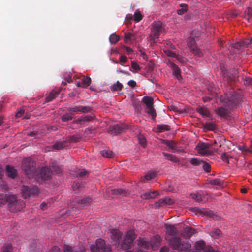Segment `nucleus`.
Returning a JSON list of instances; mask_svg holds the SVG:
<instances>
[{
	"label": "nucleus",
	"mask_w": 252,
	"mask_h": 252,
	"mask_svg": "<svg viewBox=\"0 0 252 252\" xmlns=\"http://www.w3.org/2000/svg\"><path fill=\"white\" fill-rule=\"evenodd\" d=\"M163 155L168 160H170L174 163H177L179 161L177 157L174 155L165 152H163Z\"/></svg>",
	"instance_id": "29"
},
{
	"label": "nucleus",
	"mask_w": 252,
	"mask_h": 252,
	"mask_svg": "<svg viewBox=\"0 0 252 252\" xmlns=\"http://www.w3.org/2000/svg\"><path fill=\"white\" fill-rule=\"evenodd\" d=\"M124 37L126 43H127L128 41H129L130 44H134L136 42V37L134 34L131 33H125Z\"/></svg>",
	"instance_id": "22"
},
{
	"label": "nucleus",
	"mask_w": 252,
	"mask_h": 252,
	"mask_svg": "<svg viewBox=\"0 0 252 252\" xmlns=\"http://www.w3.org/2000/svg\"><path fill=\"white\" fill-rule=\"evenodd\" d=\"M138 244L139 246L145 249H148L150 247L149 243L144 239L138 240Z\"/></svg>",
	"instance_id": "35"
},
{
	"label": "nucleus",
	"mask_w": 252,
	"mask_h": 252,
	"mask_svg": "<svg viewBox=\"0 0 252 252\" xmlns=\"http://www.w3.org/2000/svg\"><path fill=\"white\" fill-rule=\"evenodd\" d=\"M216 127V125L213 123H206L204 125V128L207 130H212Z\"/></svg>",
	"instance_id": "47"
},
{
	"label": "nucleus",
	"mask_w": 252,
	"mask_h": 252,
	"mask_svg": "<svg viewBox=\"0 0 252 252\" xmlns=\"http://www.w3.org/2000/svg\"><path fill=\"white\" fill-rule=\"evenodd\" d=\"M182 8L177 10V13L179 15H182L187 11V5L185 3H182L180 5Z\"/></svg>",
	"instance_id": "45"
},
{
	"label": "nucleus",
	"mask_w": 252,
	"mask_h": 252,
	"mask_svg": "<svg viewBox=\"0 0 252 252\" xmlns=\"http://www.w3.org/2000/svg\"><path fill=\"white\" fill-rule=\"evenodd\" d=\"M135 239V234L134 231L133 230L128 231L121 244V246L126 249H128L130 248Z\"/></svg>",
	"instance_id": "8"
},
{
	"label": "nucleus",
	"mask_w": 252,
	"mask_h": 252,
	"mask_svg": "<svg viewBox=\"0 0 252 252\" xmlns=\"http://www.w3.org/2000/svg\"><path fill=\"white\" fill-rule=\"evenodd\" d=\"M195 247L196 250L200 251H201V250H203V252H221L218 251H215L211 246H206L205 243L203 240L197 241L195 243Z\"/></svg>",
	"instance_id": "10"
},
{
	"label": "nucleus",
	"mask_w": 252,
	"mask_h": 252,
	"mask_svg": "<svg viewBox=\"0 0 252 252\" xmlns=\"http://www.w3.org/2000/svg\"><path fill=\"white\" fill-rule=\"evenodd\" d=\"M249 44L248 42V40L244 41L242 42H237L235 44H233L232 45V47L237 49H241L242 48H244L245 46H248Z\"/></svg>",
	"instance_id": "30"
},
{
	"label": "nucleus",
	"mask_w": 252,
	"mask_h": 252,
	"mask_svg": "<svg viewBox=\"0 0 252 252\" xmlns=\"http://www.w3.org/2000/svg\"><path fill=\"white\" fill-rule=\"evenodd\" d=\"M0 187L2 189L5 191L8 189L7 184L3 181H0Z\"/></svg>",
	"instance_id": "58"
},
{
	"label": "nucleus",
	"mask_w": 252,
	"mask_h": 252,
	"mask_svg": "<svg viewBox=\"0 0 252 252\" xmlns=\"http://www.w3.org/2000/svg\"><path fill=\"white\" fill-rule=\"evenodd\" d=\"M187 44L190 51L196 56L200 57L203 55V52L196 46V41L192 36L187 39Z\"/></svg>",
	"instance_id": "9"
},
{
	"label": "nucleus",
	"mask_w": 252,
	"mask_h": 252,
	"mask_svg": "<svg viewBox=\"0 0 252 252\" xmlns=\"http://www.w3.org/2000/svg\"><path fill=\"white\" fill-rule=\"evenodd\" d=\"M67 146H68V142L66 140L57 141L54 144L52 145L53 149L58 150L62 149Z\"/></svg>",
	"instance_id": "21"
},
{
	"label": "nucleus",
	"mask_w": 252,
	"mask_h": 252,
	"mask_svg": "<svg viewBox=\"0 0 252 252\" xmlns=\"http://www.w3.org/2000/svg\"><path fill=\"white\" fill-rule=\"evenodd\" d=\"M88 174V172L85 169H78L76 174V177H84Z\"/></svg>",
	"instance_id": "51"
},
{
	"label": "nucleus",
	"mask_w": 252,
	"mask_h": 252,
	"mask_svg": "<svg viewBox=\"0 0 252 252\" xmlns=\"http://www.w3.org/2000/svg\"><path fill=\"white\" fill-rule=\"evenodd\" d=\"M123 48L124 49H125L126 50V51L129 54H131L133 52V50L131 48H130V47H127V46H124Z\"/></svg>",
	"instance_id": "63"
},
{
	"label": "nucleus",
	"mask_w": 252,
	"mask_h": 252,
	"mask_svg": "<svg viewBox=\"0 0 252 252\" xmlns=\"http://www.w3.org/2000/svg\"><path fill=\"white\" fill-rule=\"evenodd\" d=\"M202 168L205 172L207 173H209L211 171V165L205 161H203L202 162Z\"/></svg>",
	"instance_id": "50"
},
{
	"label": "nucleus",
	"mask_w": 252,
	"mask_h": 252,
	"mask_svg": "<svg viewBox=\"0 0 252 252\" xmlns=\"http://www.w3.org/2000/svg\"><path fill=\"white\" fill-rule=\"evenodd\" d=\"M96 245L91 246L92 252H111V249L109 245H106L104 240L98 239L96 241Z\"/></svg>",
	"instance_id": "5"
},
{
	"label": "nucleus",
	"mask_w": 252,
	"mask_h": 252,
	"mask_svg": "<svg viewBox=\"0 0 252 252\" xmlns=\"http://www.w3.org/2000/svg\"><path fill=\"white\" fill-rule=\"evenodd\" d=\"M91 82V79L89 77L83 76L80 81L77 83L78 86L87 87L89 86Z\"/></svg>",
	"instance_id": "20"
},
{
	"label": "nucleus",
	"mask_w": 252,
	"mask_h": 252,
	"mask_svg": "<svg viewBox=\"0 0 252 252\" xmlns=\"http://www.w3.org/2000/svg\"><path fill=\"white\" fill-rule=\"evenodd\" d=\"M73 118V116L72 113H66L64 115H63L62 117V120L63 122H67L69 120H72Z\"/></svg>",
	"instance_id": "49"
},
{
	"label": "nucleus",
	"mask_w": 252,
	"mask_h": 252,
	"mask_svg": "<svg viewBox=\"0 0 252 252\" xmlns=\"http://www.w3.org/2000/svg\"><path fill=\"white\" fill-rule=\"evenodd\" d=\"M123 87V85L119 81H117L116 84H114L110 87L111 91L115 92L121 91Z\"/></svg>",
	"instance_id": "31"
},
{
	"label": "nucleus",
	"mask_w": 252,
	"mask_h": 252,
	"mask_svg": "<svg viewBox=\"0 0 252 252\" xmlns=\"http://www.w3.org/2000/svg\"><path fill=\"white\" fill-rule=\"evenodd\" d=\"M210 234L212 237L217 238L221 234V231L219 229H216L211 231Z\"/></svg>",
	"instance_id": "52"
},
{
	"label": "nucleus",
	"mask_w": 252,
	"mask_h": 252,
	"mask_svg": "<svg viewBox=\"0 0 252 252\" xmlns=\"http://www.w3.org/2000/svg\"><path fill=\"white\" fill-rule=\"evenodd\" d=\"M174 203V201L173 199L168 197H165L162 199H160L158 200V201L157 203V206L159 207L164 206L166 204L171 205Z\"/></svg>",
	"instance_id": "23"
},
{
	"label": "nucleus",
	"mask_w": 252,
	"mask_h": 252,
	"mask_svg": "<svg viewBox=\"0 0 252 252\" xmlns=\"http://www.w3.org/2000/svg\"><path fill=\"white\" fill-rule=\"evenodd\" d=\"M12 246L9 243H6L3 247V252H11Z\"/></svg>",
	"instance_id": "55"
},
{
	"label": "nucleus",
	"mask_w": 252,
	"mask_h": 252,
	"mask_svg": "<svg viewBox=\"0 0 252 252\" xmlns=\"http://www.w3.org/2000/svg\"><path fill=\"white\" fill-rule=\"evenodd\" d=\"M215 112L216 114L218 115L221 117H226L229 113V111L227 109L224 108L222 107H218L215 110Z\"/></svg>",
	"instance_id": "24"
},
{
	"label": "nucleus",
	"mask_w": 252,
	"mask_h": 252,
	"mask_svg": "<svg viewBox=\"0 0 252 252\" xmlns=\"http://www.w3.org/2000/svg\"><path fill=\"white\" fill-rule=\"evenodd\" d=\"M69 111L76 113L83 112L87 113L91 111V109L89 106L72 105L67 108Z\"/></svg>",
	"instance_id": "12"
},
{
	"label": "nucleus",
	"mask_w": 252,
	"mask_h": 252,
	"mask_svg": "<svg viewBox=\"0 0 252 252\" xmlns=\"http://www.w3.org/2000/svg\"><path fill=\"white\" fill-rule=\"evenodd\" d=\"M165 53L166 55L169 57H172L174 58H175L176 57V54L174 52L169 50H166L165 51Z\"/></svg>",
	"instance_id": "60"
},
{
	"label": "nucleus",
	"mask_w": 252,
	"mask_h": 252,
	"mask_svg": "<svg viewBox=\"0 0 252 252\" xmlns=\"http://www.w3.org/2000/svg\"><path fill=\"white\" fill-rule=\"evenodd\" d=\"M138 140L139 144L143 147H145L146 146V140L145 138L142 135H138Z\"/></svg>",
	"instance_id": "46"
},
{
	"label": "nucleus",
	"mask_w": 252,
	"mask_h": 252,
	"mask_svg": "<svg viewBox=\"0 0 252 252\" xmlns=\"http://www.w3.org/2000/svg\"><path fill=\"white\" fill-rule=\"evenodd\" d=\"M164 31V27L160 21H154L152 24V29L150 37L155 42L158 39L160 34Z\"/></svg>",
	"instance_id": "4"
},
{
	"label": "nucleus",
	"mask_w": 252,
	"mask_h": 252,
	"mask_svg": "<svg viewBox=\"0 0 252 252\" xmlns=\"http://www.w3.org/2000/svg\"><path fill=\"white\" fill-rule=\"evenodd\" d=\"M80 138L81 137L79 135H73L72 136H68L66 138V140H67L68 143L77 142L80 140Z\"/></svg>",
	"instance_id": "32"
},
{
	"label": "nucleus",
	"mask_w": 252,
	"mask_h": 252,
	"mask_svg": "<svg viewBox=\"0 0 252 252\" xmlns=\"http://www.w3.org/2000/svg\"><path fill=\"white\" fill-rule=\"evenodd\" d=\"M39 189L37 186L31 185L30 186H23L22 189V196L26 199L31 195H37L39 193Z\"/></svg>",
	"instance_id": "6"
},
{
	"label": "nucleus",
	"mask_w": 252,
	"mask_h": 252,
	"mask_svg": "<svg viewBox=\"0 0 252 252\" xmlns=\"http://www.w3.org/2000/svg\"><path fill=\"white\" fill-rule=\"evenodd\" d=\"M169 65L172 68L173 74L176 77V78L178 80H181L182 77L181 74V70L178 67V66L176 65L173 62L170 61H169Z\"/></svg>",
	"instance_id": "15"
},
{
	"label": "nucleus",
	"mask_w": 252,
	"mask_h": 252,
	"mask_svg": "<svg viewBox=\"0 0 252 252\" xmlns=\"http://www.w3.org/2000/svg\"><path fill=\"white\" fill-rule=\"evenodd\" d=\"M128 85L131 87L134 88L136 86V82L133 80H131L128 82Z\"/></svg>",
	"instance_id": "62"
},
{
	"label": "nucleus",
	"mask_w": 252,
	"mask_h": 252,
	"mask_svg": "<svg viewBox=\"0 0 252 252\" xmlns=\"http://www.w3.org/2000/svg\"><path fill=\"white\" fill-rule=\"evenodd\" d=\"M111 239L115 242V245L120 243V239L122 237V233L118 229H113L110 231Z\"/></svg>",
	"instance_id": "14"
},
{
	"label": "nucleus",
	"mask_w": 252,
	"mask_h": 252,
	"mask_svg": "<svg viewBox=\"0 0 252 252\" xmlns=\"http://www.w3.org/2000/svg\"><path fill=\"white\" fill-rule=\"evenodd\" d=\"M22 169L29 178H34L39 184L48 180L51 175L50 169L47 167L37 168L36 163L31 158L23 160Z\"/></svg>",
	"instance_id": "1"
},
{
	"label": "nucleus",
	"mask_w": 252,
	"mask_h": 252,
	"mask_svg": "<svg viewBox=\"0 0 252 252\" xmlns=\"http://www.w3.org/2000/svg\"><path fill=\"white\" fill-rule=\"evenodd\" d=\"M157 128L159 132H162L165 131L170 130V126L165 124H160L157 126Z\"/></svg>",
	"instance_id": "33"
},
{
	"label": "nucleus",
	"mask_w": 252,
	"mask_h": 252,
	"mask_svg": "<svg viewBox=\"0 0 252 252\" xmlns=\"http://www.w3.org/2000/svg\"><path fill=\"white\" fill-rule=\"evenodd\" d=\"M158 191L147 192L141 195V197L143 199H149L154 198L158 196Z\"/></svg>",
	"instance_id": "26"
},
{
	"label": "nucleus",
	"mask_w": 252,
	"mask_h": 252,
	"mask_svg": "<svg viewBox=\"0 0 252 252\" xmlns=\"http://www.w3.org/2000/svg\"><path fill=\"white\" fill-rule=\"evenodd\" d=\"M6 203H8V208L11 212L16 211V197L14 195H0V206Z\"/></svg>",
	"instance_id": "3"
},
{
	"label": "nucleus",
	"mask_w": 252,
	"mask_h": 252,
	"mask_svg": "<svg viewBox=\"0 0 252 252\" xmlns=\"http://www.w3.org/2000/svg\"><path fill=\"white\" fill-rule=\"evenodd\" d=\"M126 128V125L123 124H117L112 127H110L109 131L111 132V134L117 135L123 132Z\"/></svg>",
	"instance_id": "11"
},
{
	"label": "nucleus",
	"mask_w": 252,
	"mask_h": 252,
	"mask_svg": "<svg viewBox=\"0 0 252 252\" xmlns=\"http://www.w3.org/2000/svg\"><path fill=\"white\" fill-rule=\"evenodd\" d=\"M229 156L228 155H227L226 153H223L221 155V159L223 161L227 162L228 163H229Z\"/></svg>",
	"instance_id": "61"
},
{
	"label": "nucleus",
	"mask_w": 252,
	"mask_h": 252,
	"mask_svg": "<svg viewBox=\"0 0 252 252\" xmlns=\"http://www.w3.org/2000/svg\"><path fill=\"white\" fill-rule=\"evenodd\" d=\"M55 94H54L53 92L50 93L49 95L46 98L47 102L52 101L55 98Z\"/></svg>",
	"instance_id": "57"
},
{
	"label": "nucleus",
	"mask_w": 252,
	"mask_h": 252,
	"mask_svg": "<svg viewBox=\"0 0 252 252\" xmlns=\"http://www.w3.org/2000/svg\"><path fill=\"white\" fill-rule=\"evenodd\" d=\"M112 192L114 194H119L123 196H126L127 194V191L125 189H113L112 190Z\"/></svg>",
	"instance_id": "41"
},
{
	"label": "nucleus",
	"mask_w": 252,
	"mask_h": 252,
	"mask_svg": "<svg viewBox=\"0 0 252 252\" xmlns=\"http://www.w3.org/2000/svg\"><path fill=\"white\" fill-rule=\"evenodd\" d=\"M196 111L203 116L209 118L210 120H212L211 115L208 109L204 106H198L196 108Z\"/></svg>",
	"instance_id": "18"
},
{
	"label": "nucleus",
	"mask_w": 252,
	"mask_h": 252,
	"mask_svg": "<svg viewBox=\"0 0 252 252\" xmlns=\"http://www.w3.org/2000/svg\"><path fill=\"white\" fill-rule=\"evenodd\" d=\"M223 77L229 82L235 81L238 77V71L234 69L232 70L231 74H229L227 72L224 73Z\"/></svg>",
	"instance_id": "16"
},
{
	"label": "nucleus",
	"mask_w": 252,
	"mask_h": 252,
	"mask_svg": "<svg viewBox=\"0 0 252 252\" xmlns=\"http://www.w3.org/2000/svg\"><path fill=\"white\" fill-rule=\"evenodd\" d=\"M157 173L155 171H149L144 176V179L149 181L153 178H154L156 176Z\"/></svg>",
	"instance_id": "38"
},
{
	"label": "nucleus",
	"mask_w": 252,
	"mask_h": 252,
	"mask_svg": "<svg viewBox=\"0 0 252 252\" xmlns=\"http://www.w3.org/2000/svg\"><path fill=\"white\" fill-rule=\"evenodd\" d=\"M142 102L145 104L147 108L153 106L154 100L153 98L150 96H144L142 98Z\"/></svg>",
	"instance_id": "28"
},
{
	"label": "nucleus",
	"mask_w": 252,
	"mask_h": 252,
	"mask_svg": "<svg viewBox=\"0 0 252 252\" xmlns=\"http://www.w3.org/2000/svg\"><path fill=\"white\" fill-rule=\"evenodd\" d=\"M147 109V113L151 116L153 120H155L157 113L155 109L153 108V106L148 107Z\"/></svg>",
	"instance_id": "40"
},
{
	"label": "nucleus",
	"mask_w": 252,
	"mask_h": 252,
	"mask_svg": "<svg viewBox=\"0 0 252 252\" xmlns=\"http://www.w3.org/2000/svg\"><path fill=\"white\" fill-rule=\"evenodd\" d=\"M92 199L91 198L87 197L85 198H83L81 200L78 201V203L81 204L82 206H88L90 202H91Z\"/></svg>",
	"instance_id": "36"
},
{
	"label": "nucleus",
	"mask_w": 252,
	"mask_h": 252,
	"mask_svg": "<svg viewBox=\"0 0 252 252\" xmlns=\"http://www.w3.org/2000/svg\"><path fill=\"white\" fill-rule=\"evenodd\" d=\"M142 15L138 11H136L134 14V20L135 21L139 22L142 19Z\"/></svg>",
	"instance_id": "53"
},
{
	"label": "nucleus",
	"mask_w": 252,
	"mask_h": 252,
	"mask_svg": "<svg viewBox=\"0 0 252 252\" xmlns=\"http://www.w3.org/2000/svg\"><path fill=\"white\" fill-rule=\"evenodd\" d=\"M222 181L220 179H215L210 181V184L213 185L220 186L222 185Z\"/></svg>",
	"instance_id": "54"
},
{
	"label": "nucleus",
	"mask_w": 252,
	"mask_h": 252,
	"mask_svg": "<svg viewBox=\"0 0 252 252\" xmlns=\"http://www.w3.org/2000/svg\"><path fill=\"white\" fill-rule=\"evenodd\" d=\"M49 252H61V251L58 247L54 246Z\"/></svg>",
	"instance_id": "64"
},
{
	"label": "nucleus",
	"mask_w": 252,
	"mask_h": 252,
	"mask_svg": "<svg viewBox=\"0 0 252 252\" xmlns=\"http://www.w3.org/2000/svg\"><path fill=\"white\" fill-rule=\"evenodd\" d=\"M244 83L247 85H252V78L248 77L244 79Z\"/></svg>",
	"instance_id": "59"
},
{
	"label": "nucleus",
	"mask_w": 252,
	"mask_h": 252,
	"mask_svg": "<svg viewBox=\"0 0 252 252\" xmlns=\"http://www.w3.org/2000/svg\"><path fill=\"white\" fill-rule=\"evenodd\" d=\"M240 96H237L235 94V93L231 94V96H228L227 99L229 103L227 104L228 106L230 107L231 108L236 107L237 104L239 103L240 100Z\"/></svg>",
	"instance_id": "13"
},
{
	"label": "nucleus",
	"mask_w": 252,
	"mask_h": 252,
	"mask_svg": "<svg viewBox=\"0 0 252 252\" xmlns=\"http://www.w3.org/2000/svg\"><path fill=\"white\" fill-rule=\"evenodd\" d=\"M195 149L201 155H211L213 154L211 146L208 143L200 142L196 145Z\"/></svg>",
	"instance_id": "7"
},
{
	"label": "nucleus",
	"mask_w": 252,
	"mask_h": 252,
	"mask_svg": "<svg viewBox=\"0 0 252 252\" xmlns=\"http://www.w3.org/2000/svg\"><path fill=\"white\" fill-rule=\"evenodd\" d=\"M120 39L119 36L116 34H112L109 37V41L111 44H116Z\"/></svg>",
	"instance_id": "39"
},
{
	"label": "nucleus",
	"mask_w": 252,
	"mask_h": 252,
	"mask_svg": "<svg viewBox=\"0 0 252 252\" xmlns=\"http://www.w3.org/2000/svg\"><path fill=\"white\" fill-rule=\"evenodd\" d=\"M100 152L102 156L106 158H110L113 156V152L110 150H103Z\"/></svg>",
	"instance_id": "43"
},
{
	"label": "nucleus",
	"mask_w": 252,
	"mask_h": 252,
	"mask_svg": "<svg viewBox=\"0 0 252 252\" xmlns=\"http://www.w3.org/2000/svg\"><path fill=\"white\" fill-rule=\"evenodd\" d=\"M6 171L7 176L12 179L16 177V170L12 166L7 165L6 167Z\"/></svg>",
	"instance_id": "27"
},
{
	"label": "nucleus",
	"mask_w": 252,
	"mask_h": 252,
	"mask_svg": "<svg viewBox=\"0 0 252 252\" xmlns=\"http://www.w3.org/2000/svg\"><path fill=\"white\" fill-rule=\"evenodd\" d=\"M166 234L172 236L171 238L167 237L166 240L170 242L172 248L180 252H186L191 248V244L188 242L182 241L180 237L175 235L177 233V230L174 226L171 224L165 225Z\"/></svg>",
	"instance_id": "2"
},
{
	"label": "nucleus",
	"mask_w": 252,
	"mask_h": 252,
	"mask_svg": "<svg viewBox=\"0 0 252 252\" xmlns=\"http://www.w3.org/2000/svg\"><path fill=\"white\" fill-rule=\"evenodd\" d=\"M161 241V238L160 236L157 235L153 236L151 239V245H157L159 244Z\"/></svg>",
	"instance_id": "37"
},
{
	"label": "nucleus",
	"mask_w": 252,
	"mask_h": 252,
	"mask_svg": "<svg viewBox=\"0 0 252 252\" xmlns=\"http://www.w3.org/2000/svg\"><path fill=\"white\" fill-rule=\"evenodd\" d=\"M193 210L194 212H198L200 214H202L211 218H214V217L215 216L213 211L208 209H200L199 208L195 207L193 209Z\"/></svg>",
	"instance_id": "17"
},
{
	"label": "nucleus",
	"mask_w": 252,
	"mask_h": 252,
	"mask_svg": "<svg viewBox=\"0 0 252 252\" xmlns=\"http://www.w3.org/2000/svg\"><path fill=\"white\" fill-rule=\"evenodd\" d=\"M252 15V9L250 7H247L245 10V18L248 20Z\"/></svg>",
	"instance_id": "48"
},
{
	"label": "nucleus",
	"mask_w": 252,
	"mask_h": 252,
	"mask_svg": "<svg viewBox=\"0 0 252 252\" xmlns=\"http://www.w3.org/2000/svg\"><path fill=\"white\" fill-rule=\"evenodd\" d=\"M203 160L196 158H192L189 160V163L193 166H198L202 164Z\"/></svg>",
	"instance_id": "44"
},
{
	"label": "nucleus",
	"mask_w": 252,
	"mask_h": 252,
	"mask_svg": "<svg viewBox=\"0 0 252 252\" xmlns=\"http://www.w3.org/2000/svg\"><path fill=\"white\" fill-rule=\"evenodd\" d=\"M163 143L166 145L168 147H169V148H170L171 149H172L173 151H175L176 150V148H177L176 143L172 141L164 140L163 141Z\"/></svg>",
	"instance_id": "34"
},
{
	"label": "nucleus",
	"mask_w": 252,
	"mask_h": 252,
	"mask_svg": "<svg viewBox=\"0 0 252 252\" xmlns=\"http://www.w3.org/2000/svg\"><path fill=\"white\" fill-rule=\"evenodd\" d=\"M131 67L135 70L134 72H137L141 69L138 63L133 61H131Z\"/></svg>",
	"instance_id": "56"
},
{
	"label": "nucleus",
	"mask_w": 252,
	"mask_h": 252,
	"mask_svg": "<svg viewBox=\"0 0 252 252\" xmlns=\"http://www.w3.org/2000/svg\"><path fill=\"white\" fill-rule=\"evenodd\" d=\"M50 165L53 171L55 172L57 174L59 175L62 173V169L61 167L59 166L56 161H51L50 162Z\"/></svg>",
	"instance_id": "25"
},
{
	"label": "nucleus",
	"mask_w": 252,
	"mask_h": 252,
	"mask_svg": "<svg viewBox=\"0 0 252 252\" xmlns=\"http://www.w3.org/2000/svg\"><path fill=\"white\" fill-rule=\"evenodd\" d=\"M195 232L196 230L193 228L191 227H186L183 232V237L185 239H189Z\"/></svg>",
	"instance_id": "19"
},
{
	"label": "nucleus",
	"mask_w": 252,
	"mask_h": 252,
	"mask_svg": "<svg viewBox=\"0 0 252 252\" xmlns=\"http://www.w3.org/2000/svg\"><path fill=\"white\" fill-rule=\"evenodd\" d=\"M191 198L197 202H201L203 200V197L199 193L190 194Z\"/></svg>",
	"instance_id": "42"
}]
</instances>
